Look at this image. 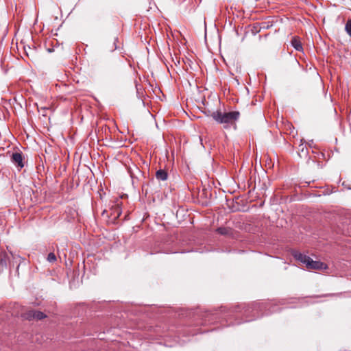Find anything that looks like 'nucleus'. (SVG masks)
Wrapping results in <instances>:
<instances>
[{
  "label": "nucleus",
  "mask_w": 351,
  "mask_h": 351,
  "mask_svg": "<svg viewBox=\"0 0 351 351\" xmlns=\"http://www.w3.org/2000/svg\"><path fill=\"white\" fill-rule=\"evenodd\" d=\"M212 118L218 123L223 124L224 128H228L239 119L240 113L238 111L222 112L217 110L211 114Z\"/></svg>",
  "instance_id": "f257e3e1"
},
{
  "label": "nucleus",
  "mask_w": 351,
  "mask_h": 351,
  "mask_svg": "<svg viewBox=\"0 0 351 351\" xmlns=\"http://www.w3.org/2000/svg\"><path fill=\"white\" fill-rule=\"evenodd\" d=\"M294 258L302 263L309 269H327L328 267L326 264L321 261H313L311 257L306 254H303L299 252L293 253Z\"/></svg>",
  "instance_id": "f03ea898"
},
{
  "label": "nucleus",
  "mask_w": 351,
  "mask_h": 351,
  "mask_svg": "<svg viewBox=\"0 0 351 351\" xmlns=\"http://www.w3.org/2000/svg\"><path fill=\"white\" fill-rule=\"evenodd\" d=\"M11 161L13 165L20 169L24 166L23 162L22 154L20 152H14L11 156Z\"/></svg>",
  "instance_id": "7ed1b4c3"
},
{
  "label": "nucleus",
  "mask_w": 351,
  "mask_h": 351,
  "mask_svg": "<svg viewBox=\"0 0 351 351\" xmlns=\"http://www.w3.org/2000/svg\"><path fill=\"white\" fill-rule=\"evenodd\" d=\"M167 173L165 170L159 169L156 173V178L158 180L165 181L167 179Z\"/></svg>",
  "instance_id": "20e7f679"
},
{
  "label": "nucleus",
  "mask_w": 351,
  "mask_h": 351,
  "mask_svg": "<svg viewBox=\"0 0 351 351\" xmlns=\"http://www.w3.org/2000/svg\"><path fill=\"white\" fill-rule=\"evenodd\" d=\"M291 45L295 50L298 51H301L303 49L301 42L295 38L292 39Z\"/></svg>",
  "instance_id": "39448f33"
},
{
  "label": "nucleus",
  "mask_w": 351,
  "mask_h": 351,
  "mask_svg": "<svg viewBox=\"0 0 351 351\" xmlns=\"http://www.w3.org/2000/svg\"><path fill=\"white\" fill-rule=\"evenodd\" d=\"M34 314H35L34 310L28 311L25 313H24L23 317L28 320L34 319Z\"/></svg>",
  "instance_id": "423d86ee"
},
{
  "label": "nucleus",
  "mask_w": 351,
  "mask_h": 351,
  "mask_svg": "<svg viewBox=\"0 0 351 351\" xmlns=\"http://www.w3.org/2000/svg\"><path fill=\"white\" fill-rule=\"evenodd\" d=\"M118 40V38L117 37L114 38L113 42L112 45H106V49L109 51H113L117 49V44L116 42Z\"/></svg>",
  "instance_id": "0eeeda50"
},
{
  "label": "nucleus",
  "mask_w": 351,
  "mask_h": 351,
  "mask_svg": "<svg viewBox=\"0 0 351 351\" xmlns=\"http://www.w3.org/2000/svg\"><path fill=\"white\" fill-rule=\"evenodd\" d=\"M46 315L41 311H35L34 319L40 320L45 318Z\"/></svg>",
  "instance_id": "6e6552de"
},
{
  "label": "nucleus",
  "mask_w": 351,
  "mask_h": 351,
  "mask_svg": "<svg viewBox=\"0 0 351 351\" xmlns=\"http://www.w3.org/2000/svg\"><path fill=\"white\" fill-rule=\"evenodd\" d=\"M345 29H346V32L348 33V34L351 37V19H349L347 21V23L346 24Z\"/></svg>",
  "instance_id": "1a4fd4ad"
},
{
  "label": "nucleus",
  "mask_w": 351,
  "mask_h": 351,
  "mask_svg": "<svg viewBox=\"0 0 351 351\" xmlns=\"http://www.w3.org/2000/svg\"><path fill=\"white\" fill-rule=\"evenodd\" d=\"M47 259L49 262L53 263L56 261V256L53 253L51 252L48 254Z\"/></svg>",
  "instance_id": "9d476101"
},
{
  "label": "nucleus",
  "mask_w": 351,
  "mask_h": 351,
  "mask_svg": "<svg viewBox=\"0 0 351 351\" xmlns=\"http://www.w3.org/2000/svg\"><path fill=\"white\" fill-rule=\"evenodd\" d=\"M217 231L218 233L223 235L227 234L229 232V230L226 228H219L217 229Z\"/></svg>",
  "instance_id": "9b49d317"
},
{
  "label": "nucleus",
  "mask_w": 351,
  "mask_h": 351,
  "mask_svg": "<svg viewBox=\"0 0 351 351\" xmlns=\"http://www.w3.org/2000/svg\"><path fill=\"white\" fill-rule=\"evenodd\" d=\"M117 212H118V215H119V214H120L119 208H117Z\"/></svg>",
  "instance_id": "f8f14e48"
}]
</instances>
